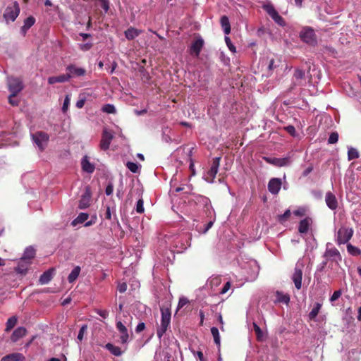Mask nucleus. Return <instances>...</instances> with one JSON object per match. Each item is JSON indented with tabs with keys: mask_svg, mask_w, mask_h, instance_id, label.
<instances>
[{
	"mask_svg": "<svg viewBox=\"0 0 361 361\" xmlns=\"http://www.w3.org/2000/svg\"><path fill=\"white\" fill-rule=\"evenodd\" d=\"M293 77L295 80H301L305 77V71L302 69L297 68L295 72Z\"/></svg>",
	"mask_w": 361,
	"mask_h": 361,
	"instance_id": "43",
	"label": "nucleus"
},
{
	"mask_svg": "<svg viewBox=\"0 0 361 361\" xmlns=\"http://www.w3.org/2000/svg\"><path fill=\"white\" fill-rule=\"evenodd\" d=\"M88 217H89L88 214L83 213V212L80 213L79 215L77 216V218L75 219L72 221L71 224H72V226H75L78 224H82V223L85 222L87 220Z\"/></svg>",
	"mask_w": 361,
	"mask_h": 361,
	"instance_id": "32",
	"label": "nucleus"
},
{
	"mask_svg": "<svg viewBox=\"0 0 361 361\" xmlns=\"http://www.w3.org/2000/svg\"><path fill=\"white\" fill-rule=\"evenodd\" d=\"M161 324L157 329V335L160 339L170 326L171 313L169 307H161Z\"/></svg>",
	"mask_w": 361,
	"mask_h": 361,
	"instance_id": "1",
	"label": "nucleus"
},
{
	"mask_svg": "<svg viewBox=\"0 0 361 361\" xmlns=\"http://www.w3.org/2000/svg\"><path fill=\"white\" fill-rule=\"evenodd\" d=\"M325 202L327 207L331 210H336L338 208V203L337 198L331 192H327L325 195Z\"/></svg>",
	"mask_w": 361,
	"mask_h": 361,
	"instance_id": "13",
	"label": "nucleus"
},
{
	"mask_svg": "<svg viewBox=\"0 0 361 361\" xmlns=\"http://www.w3.org/2000/svg\"><path fill=\"white\" fill-rule=\"evenodd\" d=\"M114 138L113 134L104 129L102 132V138L99 143V147L102 150H107L109 148L110 144Z\"/></svg>",
	"mask_w": 361,
	"mask_h": 361,
	"instance_id": "11",
	"label": "nucleus"
},
{
	"mask_svg": "<svg viewBox=\"0 0 361 361\" xmlns=\"http://www.w3.org/2000/svg\"><path fill=\"white\" fill-rule=\"evenodd\" d=\"M35 23V18L33 16H29L24 20V25L23 26V30L30 29Z\"/></svg>",
	"mask_w": 361,
	"mask_h": 361,
	"instance_id": "34",
	"label": "nucleus"
},
{
	"mask_svg": "<svg viewBox=\"0 0 361 361\" xmlns=\"http://www.w3.org/2000/svg\"><path fill=\"white\" fill-rule=\"evenodd\" d=\"M17 318L16 317H10L6 322V331H11L16 324Z\"/></svg>",
	"mask_w": 361,
	"mask_h": 361,
	"instance_id": "36",
	"label": "nucleus"
},
{
	"mask_svg": "<svg viewBox=\"0 0 361 361\" xmlns=\"http://www.w3.org/2000/svg\"><path fill=\"white\" fill-rule=\"evenodd\" d=\"M225 41L226 42V44L228 46V47L229 48V49L233 51V52H235V46L231 43V39L229 37H225Z\"/></svg>",
	"mask_w": 361,
	"mask_h": 361,
	"instance_id": "56",
	"label": "nucleus"
},
{
	"mask_svg": "<svg viewBox=\"0 0 361 361\" xmlns=\"http://www.w3.org/2000/svg\"><path fill=\"white\" fill-rule=\"evenodd\" d=\"M276 301L279 303H283L288 305L290 302V296L287 293H283L280 291L276 293Z\"/></svg>",
	"mask_w": 361,
	"mask_h": 361,
	"instance_id": "26",
	"label": "nucleus"
},
{
	"mask_svg": "<svg viewBox=\"0 0 361 361\" xmlns=\"http://www.w3.org/2000/svg\"><path fill=\"white\" fill-rule=\"evenodd\" d=\"M265 160L276 166H285L290 164V159L288 157L284 158H265Z\"/></svg>",
	"mask_w": 361,
	"mask_h": 361,
	"instance_id": "17",
	"label": "nucleus"
},
{
	"mask_svg": "<svg viewBox=\"0 0 361 361\" xmlns=\"http://www.w3.org/2000/svg\"><path fill=\"white\" fill-rule=\"evenodd\" d=\"M85 103V99H81L76 102V104H75L76 107L78 109H81L84 106Z\"/></svg>",
	"mask_w": 361,
	"mask_h": 361,
	"instance_id": "62",
	"label": "nucleus"
},
{
	"mask_svg": "<svg viewBox=\"0 0 361 361\" xmlns=\"http://www.w3.org/2000/svg\"><path fill=\"white\" fill-rule=\"evenodd\" d=\"M116 325L118 331L120 333L127 330V328L123 324V323L121 321L117 322Z\"/></svg>",
	"mask_w": 361,
	"mask_h": 361,
	"instance_id": "57",
	"label": "nucleus"
},
{
	"mask_svg": "<svg viewBox=\"0 0 361 361\" xmlns=\"http://www.w3.org/2000/svg\"><path fill=\"white\" fill-rule=\"evenodd\" d=\"M67 74L70 75V79L73 78H80L85 75L87 71L85 68L78 67L75 64H70L66 68Z\"/></svg>",
	"mask_w": 361,
	"mask_h": 361,
	"instance_id": "9",
	"label": "nucleus"
},
{
	"mask_svg": "<svg viewBox=\"0 0 361 361\" xmlns=\"http://www.w3.org/2000/svg\"><path fill=\"white\" fill-rule=\"evenodd\" d=\"M54 270L51 268L44 271L39 277V283L41 284H47L52 279Z\"/></svg>",
	"mask_w": 361,
	"mask_h": 361,
	"instance_id": "24",
	"label": "nucleus"
},
{
	"mask_svg": "<svg viewBox=\"0 0 361 361\" xmlns=\"http://www.w3.org/2000/svg\"><path fill=\"white\" fill-rule=\"evenodd\" d=\"M189 302L188 300L186 298H180L178 301V309H180L183 307L185 305H187Z\"/></svg>",
	"mask_w": 361,
	"mask_h": 361,
	"instance_id": "53",
	"label": "nucleus"
},
{
	"mask_svg": "<svg viewBox=\"0 0 361 361\" xmlns=\"http://www.w3.org/2000/svg\"><path fill=\"white\" fill-rule=\"evenodd\" d=\"M114 190V185L112 183H109L108 185L106 188L105 193L106 195H111L113 193Z\"/></svg>",
	"mask_w": 361,
	"mask_h": 361,
	"instance_id": "58",
	"label": "nucleus"
},
{
	"mask_svg": "<svg viewBox=\"0 0 361 361\" xmlns=\"http://www.w3.org/2000/svg\"><path fill=\"white\" fill-rule=\"evenodd\" d=\"M27 330L25 327H18L13 332L11 340L13 342L18 341L20 338L24 337L26 335Z\"/></svg>",
	"mask_w": 361,
	"mask_h": 361,
	"instance_id": "20",
	"label": "nucleus"
},
{
	"mask_svg": "<svg viewBox=\"0 0 361 361\" xmlns=\"http://www.w3.org/2000/svg\"><path fill=\"white\" fill-rule=\"evenodd\" d=\"M360 154L358 151L353 147H350L348 151V160H353L359 158Z\"/></svg>",
	"mask_w": 361,
	"mask_h": 361,
	"instance_id": "35",
	"label": "nucleus"
},
{
	"mask_svg": "<svg viewBox=\"0 0 361 361\" xmlns=\"http://www.w3.org/2000/svg\"><path fill=\"white\" fill-rule=\"evenodd\" d=\"M353 230L351 228H347L345 226L341 227L336 235V242L340 245L342 244L347 243L353 235Z\"/></svg>",
	"mask_w": 361,
	"mask_h": 361,
	"instance_id": "3",
	"label": "nucleus"
},
{
	"mask_svg": "<svg viewBox=\"0 0 361 361\" xmlns=\"http://www.w3.org/2000/svg\"><path fill=\"white\" fill-rule=\"evenodd\" d=\"M102 111L107 114H115L116 111L115 106L111 104L104 105L102 108Z\"/></svg>",
	"mask_w": 361,
	"mask_h": 361,
	"instance_id": "38",
	"label": "nucleus"
},
{
	"mask_svg": "<svg viewBox=\"0 0 361 361\" xmlns=\"http://www.w3.org/2000/svg\"><path fill=\"white\" fill-rule=\"evenodd\" d=\"M291 213L289 209H287L283 214L279 215L278 220L280 223L286 221L290 217Z\"/></svg>",
	"mask_w": 361,
	"mask_h": 361,
	"instance_id": "41",
	"label": "nucleus"
},
{
	"mask_svg": "<svg viewBox=\"0 0 361 361\" xmlns=\"http://www.w3.org/2000/svg\"><path fill=\"white\" fill-rule=\"evenodd\" d=\"M35 256V250L32 247H27L23 253V255L22 256V259L28 261H31Z\"/></svg>",
	"mask_w": 361,
	"mask_h": 361,
	"instance_id": "29",
	"label": "nucleus"
},
{
	"mask_svg": "<svg viewBox=\"0 0 361 361\" xmlns=\"http://www.w3.org/2000/svg\"><path fill=\"white\" fill-rule=\"evenodd\" d=\"M253 329L255 332L257 339L258 341H262L263 336H264L263 332H262V329H260V327L255 322L253 323Z\"/></svg>",
	"mask_w": 361,
	"mask_h": 361,
	"instance_id": "39",
	"label": "nucleus"
},
{
	"mask_svg": "<svg viewBox=\"0 0 361 361\" xmlns=\"http://www.w3.org/2000/svg\"><path fill=\"white\" fill-rule=\"evenodd\" d=\"M145 329V323L143 322H140L137 324V326H136V329H135V331L137 333H140L141 331H142L144 329Z\"/></svg>",
	"mask_w": 361,
	"mask_h": 361,
	"instance_id": "59",
	"label": "nucleus"
},
{
	"mask_svg": "<svg viewBox=\"0 0 361 361\" xmlns=\"http://www.w3.org/2000/svg\"><path fill=\"white\" fill-rule=\"evenodd\" d=\"M342 291L341 290H338L334 292L333 295L330 298L331 302H334L337 300L341 295Z\"/></svg>",
	"mask_w": 361,
	"mask_h": 361,
	"instance_id": "47",
	"label": "nucleus"
},
{
	"mask_svg": "<svg viewBox=\"0 0 361 361\" xmlns=\"http://www.w3.org/2000/svg\"><path fill=\"white\" fill-rule=\"evenodd\" d=\"M82 169L84 171L92 173L94 171V164H91L88 159L87 156H85L81 161Z\"/></svg>",
	"mask_w": 361,
	"mask_h": 361,
	"instance_id": "23",
	"label": "nucleus"
},
{
	"mask_svg": "<svg viewBox=\"0 0 361 361\" xmlns=\"http://www.w3.org/2000/svg\"><path fill=\"white\" fill-rule=\"evenodd\" d=\"M140 166L137 164L132 161H128L126 164V167L133 173H137Z\"/></svg>",
	"mask_w": 361,
	"mask_h": 361,
	"instance_id": "40",
	"label": "nucleus"
},
{
	"mask_svg": "<svg viewBox=\"0 0 361 361\" xmlns=\"http://www.w3.org/2000/svg\"><path fill=\"white\" fill-rule=\"evenodd\" d=\"M142 32V31L141 30L130 27L125 31L124 34L128 40H133L139 36Z\"/></svg>",
	"mask_w": 361,
	"mask_h": 361,
	"instance_id": "22",
	"label": "nucleus"
},
{
	"mask_svg": "<svg viewBox=\"0 0 361 361\" xmlns=\"http://www.w3.org/2000/svg\"><path fill=\"white\" fill-rule=\"evenodd\" d=\"M313 170V166H308L306 169L304 170V171L302 172V176H307V175H309Z\"/></svg>",
	"mask_w": 361,
	"mask_h": 361,
	"instance_id": "63",
	"label": "nucleus"
},
{
	"mask_svg": "<svg viewBox=\"0 0 361 361\" xmlns=\"http://www.w3.org/2000/svg\"><path fill=\"white\" fill-rule=\"evenodd\" d=\"M311 219L310 218H305L300 221L299 226H298V231L300 233H307L309 231L310 224H311Z\"/></svg>",
	"mask_w": 361,
	"mask_h": 361,
	"instance_id": "25",
	"label": "nucleus"
},
{
	"mask_svg": "<svg viewBox=\"0 0 361 361\" xmlns=\"http://www.w3.org/2000/svg\"><path fill=\"white\" fill-rule=\"evenodd\" d=\"M262 8L276 23L281 26H284L286 25L284 19L279 14L278 11L272 4H264Z\"/></svg>",
	"mask_w": 361,
	"mask_h": 361,
	"instance_id": "6",
	"label": "nucleus"
},
{
	"mask_svg": "<svg viewBox=\"0 0 361 361\" xmlns=\"http://www.w3.org/2000/svg\"><path fill=\"white\" fill-rule=\"evenodd\" d=\"M100 6L102 8L104 11L106 13L109 9V0H99Z\"/></svg>",
	"mask_w": 361,
	"mask_h": 361,
	"instance_id": "49",
	"label": "nucleus"
},
{
	"mask_svg": "<svg viewBox=\"0 0 361 361\" xmlns=\"http://www.w3.org/2000/svg\"><path fill=\"white\" fill-rule=\"evenodd\" d=\"M25 356L19 353H11L4 356L1 361H24Z\"/></svg>",
	"mask_w": 361,
	"mask_h": 361,
	"instance_id": "21",
	"label": "nucleus"
},
{
	"mask_svg": "<svg viewBox=\"0 0 361 361\" xmlns=\"http://www.w3.org/2000/svg\"><path fill=\"white\" fill-rule=\"evenodd\" d=\"M20 13V6L17 1H14L11 6L6 7L4 13V18L6 21H14Z\"/></svg>",
	"mask_w": 361,
	"mask_h": 361,
	"instance_id": "5",
	"label": "nucleus"
},
{
	"mask_svg": "<svg viewBox=\"0 0 361 361\" xmlns=\"http://www.w3.org/2000/svg\"><path fill=\"white\" fill-rule=\"evenodd\" d=\"M104 216H105V219H106L108 220H111V209H110L109 206H106V212H105V214H104Z\"/></svg>",
	"mask_w": 361,
	"mask_h": 361,
	"instance_id": "61",
	"label": "nucleus"
},
{
	"mask_svg": "<svg viewBox=\"0 0 361 361\" xmlns=\"http://www.w3.org/2000/svg\"><path fill=\"white\" fill-rule=\"evenodd\" d=\"M204 45V40L199 37L195 41H194L190 47V51L191 54H195V56H199L201 50Z\"/></svg>",
	"mask_w": 361,
	"mask_h": 361,
	"instance_id": "16",
	"label": "nucleus"
},
{
	"mask_svg": "<svg viewBox=\"0 0 361 361\" xmlns=\"http://www.w3.org/2000/svg\"><path fill=\"white\" fill-rule=\"evenodd\" d=\"M96 312L104 319H106L109 316V311L106 310H97Z\"/></svg>",
	"mask_w": 361,
	"mask_h": 361,
	"instance_id": "55",
	"label": "nucleus"
},
{
	"mask_svg": "<svg viewBox=\"0 0 361 361\" xmlns=\"http://www.w3.org/2000/svg\"><path fill=\"white\" fill-rule=\"evenodd\" d=\"M8 85L10 92L13 93V96H16L23 88L22 81L16 78H9Z\"/></svg>",
	"mask_w": 361,
	"mask_h": 361,
	"instance_id": "8",
	"label": "nucleus"
},
{
	"mask_svg": "<svg viewBox=\"0 0 361 361\" xmlns=\"http://www.w3.org/2000/svg\"><path fill=\"white\" fill-rule=\"evenodd\" d=\"M33 142L37 145L39 149L43 151L49 140V135L43 131H38L32 135Z\"/></svg>",
	"mask_w": 361,
	"mask_h": 361,
	"instance_id": "4",
	"label": "nucleus"
},
{
	"mask_svg": "<svg viewBox=\"0 0 361 361\" xmlns=\"http://www.w3.org/2000/svg\"><path fill=\"white\" fill-rule=\"evenodd\" d=\"M329 243H328L326 245L327 247L325 250L324 257L329 259H331L333 262H335L337 264H338L339 262H341L342 259L341 255L339 251L336 248H335V247L329 248Z\"/></svg>",
	"mask_w": 361,
	"mask_h": 361,
	"instance_id": "10",
	"label": "nucleus"
},
{
	"mask_svg": "<svg viewBox=\"0 0 361 361\" xmlns=\"http://www.w3.org/2000/svg\"><path fill=\"white\" fill-rule=\"evenodd\" d=\"M322 307V304L319 302H316L314 304V307L312 309L311 312L308 314V318L310 320H314L316 317L318 315Z\"/></svg>",
	"mask_w": 361,
	"mask_h": 361,
	"instance_id": "31",
	"label": "nucleus"
},
{
	"mask_svg": "<svg viewBox=\"0 0 361 361\" xmlns=\"http://www.w3.org/2000/svg\"><path fill=\"white\" fill-rule=\"evenodd\" d=\"M92 192L90 186L85 188L84 194L82 195L79 204L78 208L84 209L87 208L90 205Z\"/></svg>",
	"mask_w": 361,
	"mask_h": 361,
	"instance_id": "12",
	"label": "nucleus"
},
{
	"mask_svg": "<svg viewBox=\"0 0 361 361\" xmlns=\"http://www.w3.org/2000/svg\"><path fill=\"white\" fill-rule=\"evenodd\" d=\"M197 355L200 360V361H207L206 359L204 357V355L202 351H197Z\"/></svg>",
	"mask_w": 361,
	"mask_h": 361,
	"instance_id": "64",
	"label": "nucleus"
},
{
	"mask_svg": "<svg viewBox=\"0 0 361 361\" xmlns=\"http://www.w3.org/2000/svg\"><path fill=\"white\" fill-rule=\"evenodd\" d=\"M211 333H212V334L213 336L214 343L217 345H220V336H219V329L216 327H214V326L212 327L211 328Z\"/></svg>",
	"mask_w": 361,
	"mask_h": 361,
	"instance_id": "37",
	"label": "nucleus"
},
{
	"mask_svg": "<svg viewBox=\"0 0 361 361\" xmlns=\"http://www.w3.org/2000/svg\"><path fill=\"white\" fill-rule=\"evenodd\" d=\"M80 267L76 266L74 267V269L71 271L70 274L68 276V281L69 283H72L76 281L78 279L80 273Z\"/></svg>",
	"mask_w": 361,
	"mask_h": 361,
	"instance_id": "30",
	"label": "nucleus"
},
{
	"mask_svg": "<svg viewBox=\"0 0 361 361\" xmlns=\"http://www.w3.org/2000/svg\"><path fill=\"white\" fill-rule=\"evenodd\" d=\"M338 140V134L336 132L331 133L328 139L329 144H335Z\"/></svg>",
	"mask_w": 361,
	"mask_h": 361,
	"instance_id": "44",
	"label": "nucleus"
},
{
	"mask_svg": "<svg viewBox=\"0 0 361 361\" xmlns=\"http://www.w3.org/2000/svg\"><path fill=\"white\" fill-rule=\"evenodd\" d=\"M143 204H144L143 200L142 199L138 200V201L137 202V204H136V212L137 213L142 214L144 212L145 209H144Z\"/></svg>",
	"mask_w": 361,
	"mask_h": 361,
	"instance_id": "45",
	"label": "nucleus"
},
{
	"mask_svg": "<svg viewBox=\"0 0 361 361\" xmlns=\"http://www.w3.org/2000/svg\"><path fill=\"white\" fill-rule=\"evenodd\" d=\"M285 130L289 133L290 135L292 136H295V128L293 126H288L284 128Z\"/></svg>",
	"mask_w": 361,
	"mask_h": 361,
	"instance_id": "54",
	"label": "nucleus"
},
{
	"mask_svg": "<svg viewBox=\"0 0 361 361\" xmlns=\"http://www.w3.org/2000/svg\"><path fill=\"white\" fill-rule=\"evenodd\" d=\"M300 39L312 47L317 44V35L313 28L310 27H304L300 32Z\"/></svg>",
	"mask_w": 361,
	"mask_h": 361,
	"instance_id": "2",
	"label": "nucleus"
},
{
	"mask_svg": "<svg viewBox=\"0 0 361 361\" xmlns=\"http://www.w3.org/2000/svg\"><path fill=\"white\" fill-rule=\"evenodd\" d=\"M220 23L224 33L226 35L229 34L231 32V25L228 18L226 16H221Z\"/></svg>",
	"mask_w": 361,
	"mask_h": 361,
	"instance_id": "27",
	"label": "nucleus"
},
{
	"mask_svg": "<svg viewBox=\"0 0 361 361\" xmlns=\"http://www.w3.org/2000/svg\"><path fill=\"white\" fill-rule=\"evenodd\" d=\"M127 287L128 286H127L126 283H125V282L119 283L117 286V290L119 291V293H123L126 291Z\"/></svg>",
	"mask_w": 361,
	"mask_h": 361,
	"instance_id": "52",
	"label": "nucleus"
},
{
	"mask_svg": "<svg viewBox=\"0 0 361 361\" xmlns=\"http://www.w3.org/2000/svg\"><path fill=\"white\" fill-rule=\"evenodd\" d=\"M70 101H71V98H70L69 95H66L64 99L63 106H62V111L63 113H66L67 111V110L68 109V106L70 104Z\"/></svg>",
	"mask_w": 361,
	"mask_h": 361,
	"instance_id": "46",
	"label": "nucleus"
},
{
	"mask_svg": "<svg viewBox=\"0 0 361 361\" xmlns=\"http://www.w3.org/2000/svg\"><path fill=\"white\" fill-rule=\"evenodd\" d=\"M121 336L120 337L121 341L122 343H126L128 342V340L129 338V335L128 333V330L123 331L121 333Z\"/></svg>",
	"mask_w": 361,
	"mask_h": 361,
	"instance_id": "50",
	"label": "nucleus"
},
{
	"mask_svg": "<svg viewBox=\"0 0 361 361\" xmlns=\"http://www.w3.org/2000/svg\"><path fill=\"white\" fill-rule=\"evenodd\" d=\"M347 250L353 256H358L361 254V250L350 243L347 245Z\"/></svg>",
	"mask_w": 361,
	"mask_h": 361,
	"instance_id": "33",
	"label": "nucleus"
},
{
	"mask_svg": "<svg viewBox=\"0 0 361 361\" xmlns=\"http://www.w3.org/2000/svg\"><path fill=\"white\" fill-rule=\"evenodd\" d=\"M105 348H106L111 354L115 356H121L123 353L121 348L116 346L110 343L106 344Z\"/></svg>",
	"mask_w": 361,
	"mask_h": 361,
	"instance_id": "28",
	"label": "nucleus"
},
{
	"mask_svg": "<svg viewBox=\"0 0 361 361\" xmlns=\"http://www.w3.org/2000/svg\"><path fill=\"white\" fill-rule=\"evenodd\" d=\"M281 180L280 178H273L269 180L268 183V190L273 195L278 194L281 190Z\"/></svg>",
	"mask_w": 361,
	"mask_h": 361,
	"instance_id": "14",
	"label": "nucleus"
},
{
	"mask_svg": "<svg viewBox=\"0 0 361 361\" xmlns=\"http://www.w3.org/2000/svg\"><path fill=\"white\" fill-rule=\"evenodd\" d=\"M93 46V44L91 42L85 43V44H80L79 48L80 50L86 51L90 50Z\"/></svg>",
	"mask_w": 361,
	"mask_h": 361,
	"instance_id": "48",
	"label": "nucleus"
},
{
	"mask_svg": "<svg viewBox=\"0 0 361 361\" xmlns=\"http://www.w3.org/2000/svg\"><path fill=\"white\" fill-rule=\"evenodd\" d=\"M302 271L300 268L296 266L294 269V273L292 276V280L294 282L295 286L298 290L302 287Z\"/></svg>",
	"mask_w": 361,
	"mask_h": 361,
	"instance_id": "15",
	"label": "nucleus"
},
{
	"mask_svg": "<svg viewBox=\"0 0 361 361\" xmlns=\"http://www.w3.org/2000/svg\"><path fill=\"white\" fill-rule=\"evenodd\" d=\"M70 80V75L67 73L61 74L57 76H51L48 78V83L53 85L55 83H62Z\"/></svg>",
	"mask_w": 361,
	"mask_h": 361,
	"instance_id": "19",
	"label": "nucleus"
},
{
	"mask_svg": "<svg viewBox=\"0 0 361 361\" xmlns=\"http://www.w3.org/2000/svg\"><path fill=\"white\" fill-rule=\"evenodd\" d=\"M16 96H13V93L8 97V102L13 106H18L19 101L16 99Z\"/></svg>",
	"mask_w": 361,
	"mask_h": 361,
	"instance_id": "51",
	"label": "nucleus"
},
{
	"mask_svg": "<svg viewBox=\"0 0 361 361\" xmlns=\"http://www.w3.org/2000/svg\"><path fill=\"white\" fill-rule=\"evenodd\" d=\"M230 288H231V283L228 281V282H226V283L224 284V287H223V288L221 289V292H220V293H221V294H224V293H226V292L230 289Z\"/></svg>",
	"mask_w": 361,
	"mask_h": 361,
	"instance_id": "60",
	"label": "nucleus"
},
{
	"mask_svg": "<svg viewBox=\"0 0 361 361\" xmlns=\"http://www.w3.org/2000/svg\"><path fill=\"white\" fill-rule=\"evenodd\" d=\"M221 157H215L212 159L210 169L207 171V176L205 180L209 183H213L218 173L219 167L220 165Z\"/></svg>",
	"mask_w": 361,
	"mask_h": 361,
	"instance_id": "7",
	"label": "nucleus"
},
{
	"mask_svg": "<svg viewBox=\"0 0 361 361\" xmlns=\"http://www.w3.org/2000/svg\"><path fill=\"white\" fill-rule=\"evenodd\" d=\"M87 330V325L83 324L81 326V328L78 332V338H77L80 342H81L82 341L84 334L86 333Z\"/></svg>",
	"mask_w": 361,
	"mask_h": 361,
	"instance_id": "42",
	"label": "nucleus"
},
{
	"mask_svg": "<svg viewBox=\"0 0 361 361\" xmlns=\"http://www.w3.org/2000/svg\"><path fill=\"white\" fill-rule=\"evenodd\" d=\"M31 261L27 262V260L20 258L18 266L15 268L16 271L20 274H25L30 265L31 264Z\"/></svg>",
	"mask_w": 361,
	"mask_h": 361,
	"instance_id": "18",
	"label": "nucleus"
}]
</instances>
